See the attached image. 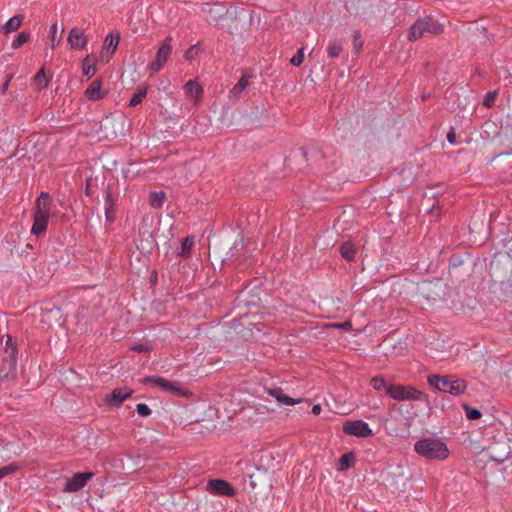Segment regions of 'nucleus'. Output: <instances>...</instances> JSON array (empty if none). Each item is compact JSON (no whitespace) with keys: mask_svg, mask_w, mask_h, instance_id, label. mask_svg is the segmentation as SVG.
I'll list each match as a JSON object with an SVG mask.
<instances>
[{"mask_svg":"<svg viewBox=\"0 0 512 512\" xmlns=\"http://www.w3.org/2000/svg\"><path fill=\"white\" fill-rule=\"evenodd\" d=\"M444 24L440 23L432 16H425L417 19L410 27L408 39L416 41L424 36L425 33L438 35L443 33Z\"/></svg>","mask_w":512,"mask_h":512,"instance_id":"nucleus-5","label":"nucleus"},{"mask_svg":"<svg viewBox=\"0 0 512 512\" xmlns=\"http://www.w3.org/2000/svg\"><path fill=\"white\" fill-rule=\"evenodd\" d=\"M196 48V45L191 46L186 52H185V58L191 59L192 58V52Z\"/></svg>","mask_w":512,"mask_h":512,"instance_id":"nucleus-42","label":"nucleus"},{"mask_svg":"<svg viewBox=\"0 0 512 512\" xmlns=\"http://www.w3.org/2000/svg\"><path fill=\"white\" fill-rule=\"evenodd\" d=\"M85 95L90 101H98L105 97L106 92L101 91V81L95 80L86 89Z\"/></svg>","mask_w":512,"mask_h":512,"instance_id":"nucleus-17","label":"nucleus"},{"mask_svg":"<svg viewBox=\"0 0 512 512\" xmlns=\"http://www.w3.org/2000/svg\"><path fill=\"white\" fill-rule=\"evenodd\" d=\"M95 476L94 472H78L74 473L64 484L63 492L73 493L81 490L86 486L88 481H90Z\"/></svg>","mask_w":512,"mask_h":512,"instance_id":"nucleus-9","label":"nucleus"},{"mask_svg":"<svg viewBox=\"0 0 512 512\" xmlns=\"http://www.w3.org/2000/svg\"><path fill=\"white\" fill-rule=\"evenodd\" d=\"M355 464V456L353 453L349 452V453H345L343 454L339 461H338V465H337V470L338 471H346L350 468H352Z\"/></svg>","mask_w":512,"mask_h":512,"instance_id":"nucleus-21","label":"nucleus"},{"mask_svg":"<svg viewBox=\"0 0 512 512\" xmlns=\"http://www.w3.org/2000/svg\"><path fill=\"white\" fill-rule=\"evenodd\" d=\"M321 411H322V407L320 404H314L312 406L311 412L313 415H319L321 413Z\"/></svg>","mask_w":512,"mask_h":512,"instance_id":"nucleus-40","label":"nucleus"},{"mask_svg":"<svg viewBox=\"0 0 512 512\" xmlns=\"http://www.w3.org/2000/svg\"><path fill=\"white\" fill-rule=\"evenodd\" d=\"M105 217L108 222H113L115 219L114 212H105Z\"/></svg>","mask_w":512,"mask_h":512,"instance_id":"nucleus-43","label":"nucleus"},{"mask_svg":"<svg viewBox=\"0 0 512 512\" xmlns=\"http://www.w3.org/2000/svg\"><path fill=\"white\" fill-rule=\"evenodd\" d=\"M136 412L140 415V416H143V417H148L151 415L152 413V410L150 409V407L145 404V403H138L136 405Z\"/></svg>","mask_w":512,"mask_h":512,"instance_id":"nucleus-35","label":"nucleus"},{"mask_svg":"<svg viewBox=\"0 0 512 512\" xmlns=\"http://www.w3.org/2000/svg\"><path fill=\"white\" fill-rule=\"evenodd\" d=\"M29 39H30V33L26 32V31H22L13 40V42L11 44V47L13 49H18L19 47H21L22 45L27 43L29 41Z\"/></svg>","mask_w":512,"mask_h":512,"instance_id":"nucleus-30","label":"nucleus"},{"mask_svg":"<svg viewBox=\"0 0 512 512\" xmlns=\"http://www.w3.org/2000/svg\"><path fill=\"white\" fill-rule=\"evenodd\" d=\"M342 51V44L338 40H331L328 43L327 54L330 58H336Z\"/></svg>","mask_w":512,"mask_h":512,"instance_id":"nucleus-27","label":"nucleus"},{"mask_svg":"<svg viewBox=\"0 0 512 512\" xmlns=\"http://www.w3.org/2000/svg\"><path fill=\"white\" fill-rule=\"evenodd\" d=\"M415 452L429 460H445L449 456L447 444L439 438H422L414 443Z\"/></svg>","mask_w":512,"mask_h":512,"instance_id":"nucleus-2","label":"nucleus"},{"mask_svg":"<svg viewBox=\"0 0 512 512\" xmlns=\"http://www.w3.org/2000/svg\"><path fill=\"white\" fill-rule=\"evenodd\" d=\"M249 84V79L243 75L238 82L232 87L229 92L230 99H238L239 95L246 89Z\"/></svg>","mask_w":512,"mask_h":512,"instance_id":"nucleus-20","label":"nucleus"},{"mask_svg":"<svg viewBox=\"0 0 512 512\" xmlns=\"http://www.w3.org/2000/svg\"><path fill=\"white\" fill-rule=\"evenodd\" d=\"M350 326H351L350 322H344V323L341 325V327H342V328H346V327H350Z\"/></svg>","mask_w":512,"mask_h":512,"instance_id":"nucleus-45","label":"nucleus"},{"mask_svg":"<svg viewBox=\"0 0 512 512\" xmlns=\"http://www.w3.org/2000/svg\"><path fill=\"white\" fill-rule=\"evenodd\" d=\"M67 43L71 49L81 50L86 47L88 39L82 29L73 27L68 33Z\"/></svg>","mask_w":512,"mask_h":512,"instance_id":"nucleus-12","label":"nucleus"},{"mask_svg":"<svg viewBox=\"0 0 512 512\" xmlns=\"http://www.w3.org/2000/svg\"><path fill=\"white\" fill-rule=\"evenodd\" d=\"M184 93L187 97L194 101L200 100L203 94L201 85L196 80H189L183 87Z\"/></svg>","mask_w":512,"mask_h":512,"instance_id":"nucleus-16","label":"nucleus"},{"mask_svg":"<svg viewBox=\"0 0 512 512\" xmlns=\"http://www.w3.org/2000/svg\"><path fill=\"white\" fill-rule=\"evenodd\" d=\"M363 41L361 39V35L358 31L354 32V38H353V48L356 53H359L362 49Z\"/></svg>","mask_w":512,"mask_h":512,"instance_id":"nucleus-36","label":"nucleus"},{"mask_svg":"<svg viewBox=\"0 0 512 512\" xmlns=\"http://www.w3.org/2000/svg\"><path fill=\"white\" fill-rule=\"evenodd\" d=\"M12 78H13V76H12V75H10V76L7 78V80L2 84L1 89H0V93H2V94H3V93H5V92L7 91V89H8V87H9V85H10V82H11Z\"/></svg>","mask_w":512,"mask_h":512,"instance_id":"nucleus-39","label":"nucleus"},{"mask_svg":"<svg viewBox=\"0 0 512 512\" xmlns=\"http://www.w3.org/2000/svg\"><path fill=\"white\" fill-rule=\"evenodd\" d=\"M148 94V86H144L139 88L132 96L129 101L130 107H136L142 103V101L146 98Z\"/></svg>","mask_w":512,"mask_h":512,"instance_id":"nucleus-24","label":"nucleus"},{"mask_svg":"<svg viewBox=\"0 0 512 512\" xmlns=\"http://www.w3.org/2000/svg\"><path fill=\"white\" fill-rule=\"evenodd\" d=\"M142 382L144 384H152L161 391L170 392L178 396H186L188 394V391L177 382L167 380L161 376H146L143 378Z\"/></svg>","mask_w":512,"mask_h":512,"instance_id":"nucleus-6","label":"nucleus"},{"mask_svg":"<svg viewBox=\"0 0 512 512\" xmlns=\"http://www.w3.org/2000/svg\"><path fill=\"white\" fill-rule=\"evenodd\" d=\"M152 349L151 345L149 344H137V345H134L131 350L134 351V352H138V353H148L150 352Z\"/></svg>","mask_w":512,"mask_h":512,"instance_id":"nucleus-37","label":"nucleus"},{"mask_svg":"<svg viewBox=\"0 0 512 512\" xmlns=\"http://www.w3.org/2000/svg\"><path fill=\"white\" fill-rule=\"evenodd\" d=\"M22 23V17L20 16H13L9 18V20L4 24L3 31L5 34L11 33L16 31Z\"/></svg>","mask_w":512,"mask_h":512,"instance_id":"nucleus-26","label":"nucleus"},{"mask_svg":"<svg viewBox=\"0 0 512 512\" xmlns=\"http://www.w3.org/2000/svg\"><path fill=\"white\" fill-rule=\"evenodd\" d=\"M166 200V195L163 191L153 192L149 197V204L151 207L158 209L161 208Z\"/></svg>","mask_w":512,"mask_h":512,"instance_id":"nucleus-25","label":"nucleus"},{"mask_svg":"<svg viewBox=\"0 0 512 512\" xmlns=\"http://www.w3.org/2000/svg\"><path fill=\"white\" fill-rule=\"evenodd\" d=\"M488 99L492 100V97H486L485 102H484L486 106H490Z\"/></svg>","mask_w":512,"mask_h":512,"instance_id":"nucleus-46","label":"nucleus"},{"mask_svg":"<svg viewBox=\"0 0 512 512\" xmlns=\"http://www.w3.org/2000/svg\"><path fill=\"white\" fill-rule=\"evenodd\" d=\"M204 12L208 16V20L210 22L217 23L220 20L224 19L227 16L228 8L224 3L215 2L212 4H205Z\"/></svg>","mask_w":512,"mask_h":512,"instance_id":"nucleus-11","label":"nucleus"},{"mask_svg":"<svg viewBox=\"0 0 512 512\" xmlns=\"http://www.w3.org/2000/svg\"><path fill=\"white\" fill-rule=\"evenodd\" d=\"M267 394L276 399V401L281 405L293 406L295 404H299L302 402V399H294L290 396H287L283 389L280 387H274L267 389Z\"/></svg>","mask_w":512,"mask_h":512,"instance_id":"nucleus-14","label":"nucleus"},{"mask_svg":"<svg viewBox=\"0 0 512 512\" xmlns=\"http://www.w3.org/2000/svg\"><path fill=\"white\" fill-rule=\"evenodd\" d=\"M194 243L195 241L193 236H187L183 238L177 252L178 256L183 259H188L191 255Z\"/></svg>","mask_w":512,"mask_h":512,"instance_id":"nucleus-18","label":"nucleus"},{"mask_svg":"<svg viewBox=\"0 0 512 512\" xmlns=\"http://www.w3.org/2000/svg\"><path fill=\"white\" fill-rule=\"evenodd\" d=\"M33 82L39 88H46L49 84V78L46 76L44 68H41L34 76Z\"/></svg>","mask_w":512,"mask_h":512,"instance_id":"nucleus-28","label":"nucleus"},{"mask_svg":"<svg viewBox=\"0 0 512 512\" xmlns=\"http://www.w3.org/2000/svg\"><path fill=\"white\" fill-rule=\"evenodd\" d=\"M172 54V37L167 36L156 52L155 59L149 64L148 70L151 74L157 73L163 69L167 60Z\"/></svg>","mask_w":512,"mask_h":512,"instance_id":"nucleus-7","label":"nucleus"},{"mask_svg":"<svg viewBox=\"0 0 512 512\" xmlns=\"http://www.w3.org/2000/svg\"><path fill=\"white\" fill-rule=\"evenodd\" d=\"M120 35L116 33L115 35L109 34L106 36L104 40L103 48L107 51L113 54L115 50L117 49V46L119 44Z\"/></svg>","mask_w":512,"mask_h":512,"instance_id":"nucleus-23","label":"nucleus"},{"mask_svg":"<svg viewBox=\"0 0 512 512\" xmlns=\"http://www.w3.org/2000/svg\"><path fill=\"white\" fill-rule=\"evenodd\" d=\"M370 384H371L372 388L376 391L385 390L387 395H388V388L390 386H393L392 383L387 382L382 376L372 377L370 380Z\"/></svg>","mask_w":512,"mask_h":512,"instance_id":"nucleus-22","label":"nucleus"},{"mask_svg":"<svg viewBox=\"0 0 512 512\" xmlns=\"http://www.w3.org/2000/svg\"><path fill=\"white\" fill-rule=\"evenodd\" d=\"M462 408L464 409L466 418L468 420H477L482 416V412L479 409L470 407L466 403L462 404Z\"/></svg>","mask_w":512,"mask_h":512,"instance_id":"nucleus-29","label":"nucleus"},{"mask_svg":"<svg viewBox=\"0 0 512 512\" xmlns=\"http://www.w3.org/2000/svg\"><path fill=\"white\" fill-rule=\"evenodd\" d=\"M428 384L434 389L449 393L452 396H460L466 393L468 384L464 379H452L449 376L430 375Z\"/></svg>","mask_w":512,"mask_h":512,"instance_id":"nucleus-4","label":"nucleus"},{"mask_svg":"<svg viewBox=\"0 0 512 512\" xmlns=\"http://www.w3.org/2000/svg\"><path fill=\"white\" fill-rule=\"evenodd\" d=\"M54 208L55 205L50 194L42 191L35 201L33 224L30 231L32 235L41 236L45 234Z\"/></svg>","mask_w":512,"mask_h":512,"instance_id":"nucleus-1","label":"nucleus"},{"mask_svg":"<svg viewBox=\"0 0 512 512\" xmlns=\"http://www.w3.org/2000/svg\"><path fill=\"white\" fill-rule=\"evenodd\" d=\"M17 470H18V465L15 463H11L7 466L1 467L0 468V479L14 473Z\"/></svg>","mask_w":512,"mask_h":512,"instance_id":"nucleus-33","label":"nucleus"},{"mask_svg":"<svg viewBox=\"0 0 512 512\" xmlns=\"http://www.w3.org/2000/svg\"><path fill=\"white\" fill-rule=\"evenodd\" d=\"M304 61V47H301L298 49L295 55H293L290 59V63L295 66L299 67Z\"/></svg>","mask_w":512,"mask_h":512,"instance_id":"nucleus-31","label":"nucleus"},{"mask_svg":"<svg viewBox=\"0 0 512 512\" xmlns=\"http://www.w3.org/2000/svg\"><path fill=\"white\" fill-rule=\"evenodd\" d=\"M5 360L11 364H16L18 357V348L16 341L11 335H7L4 347Z\"/></svg>","mask_w":512,"mask_h":512,"instance_id":"nucleus-15","label":"nucleus"},{"mask_svg":"<svg viewBox=\"0 0 512 512\" xmlns=\"http://www.w3.org/2000/svg\"><path fill=\"white\" fill-rule=\"evenodd\" d=\"M342 431L344 434L357 438H368L373 436V431L368 423L362 419L347 420L343 423Z\"/></svg>","mask_w":512,"mask_h":512,"instance_id":"nucleus-8","label":"nucleus"},{"mask_svg":"<svg viewBox=\"0 0 512 512\" xmlns=\"http://www.w3.org/2000/svg\"><path fill=\"white\" fill-rule=\"evenodd\" d=\"M88 60H89V56H87L83 60L82 68H83V75L89 77L95 73L96 67L93 64H89Z\"/></svg>","mask_w":512,"mask_h":512,"instance_id":"nucleus-32","label":"nucleus"},{"mask_svg":"<svg viewBox=\"0 0 512 512\" xmlns=\"http://www.w3.org/2000/svg\"><path fill=\"white\" fill-rule=\"evenodd\" d=\"M447 140H448V142H449L450 144H454V143L456 142V140H455V133H454V132H452V131H451V132H449V133L447 134Z\"/></svg>","mask_w":512,"mask_h":512,"instance_id":"nucleus-41","label":"nucleus"},{"mask_svg":"<svg viewBox=\"0 0 512 512\" xmlns=\"http://www.w3.org/2000/svg\"><path fill=\"white\" fill-rule=\"evenodd\" d=\"M206 491L215 496L233 497L236 495V489L223 479H209L206 484Z\"/></svg>","mask_w":512,"mask_h":512,"instance_id":"nucleus-10","label":"nucleus"},{"mask_svg":"<svg viewBox=\"0 0 512 512\" xmlns=\"http://www.w3.org/2000/svg\"><path fill=\"white\" fill-rule=\"evenodd\" d=\"M114 200L109 191L106 192L105 198H104V210L105 212H114Z\"/></svg>","mask_w":512,"mask_h":512,"instance_id":"nucleus-34","label":"nucleus"},{"mask_svg":"<svg viewBox=\"0 0 512 512\" xmlns=\"http://www.w3.org/2000/svg\"><path fill=\"white\" fill-rule=\"evenodd\" d=\"M388 396L399 402L423 403L430 405L429 396L412 385L393 384L388 388Z\"/></svg>","mask_w":512,"mask_h":512,"instance_id":"nucleus-3","label":"nucleus"},{"mask_svg":"<svg viewBox=\"0 0 512 512\" xmlns=\"http://www.w3.org/2000/svg\"><path fill=\"white\" fill-rule=\"evenodd\" d=\"M339 253L346 261H353L356 255V247L350 241L343 242L339 247Z\"/></svg>","mask_w":512,"mask_h":512,"instance_id":"nucleus-19","label":"nucleus"},{"mask_svg":"<svg viewBox=\"0 0 512 512\" xmlns=\"http://www.w3.org/2000/svg\"><path fill=\"white\" fill-rule=\"evenodd\" d=\"M131 395L132 390L129 388H116L105 398V401L110 406L119 407Z\"/></svg>","mask_w":512,"mask_h":512,"instance_id":"nucleus-13","label":"nucleus"},{"mask_svg":"<svg viewBox=\"0 0 512 512\" xmlns=\"http://www.w3.org/2000/svg\"><path fill=\"white\" fill-rule=\"evenodd\" d=\"M56 33H57V23H54L50 27V34H51V47L54 48L60 41V39H56Z\"/></svg>","mask_w":512,"mask_h":512,"instance_id":"nucleus-38","label":"nucleus"},{"mask_svg":"<svg viewBox=\"0 0 512 512\" xmlns=\"http://www.w3.org/2000/svg\"><path fill=\"white\" fill-rule=\"evenodd\" d=\"M495 96H496V92H489V93L487 94V97H492V99H494V98H495Z\"/></svg>","mask_w":512,"mask_h":512,"instance_id":"nucleus-44","label":"nucleus"}]
</instances>
